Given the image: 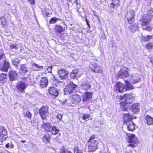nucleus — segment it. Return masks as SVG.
I'll return each mask as SVG.
<instances>
[{
	"label": "nucleus",
	"mask_w": 153,
	"mask_h": 153,
	"mask_svg": "<svg viewBox=\"0 0 153 153\" xmlns=\"http://www.w3.org/2000/svg\"><path fill=\"white\" fill-rule=\"evenodd\" d=\"M121 100H125L124 101L122 102L121 104V109L123 111H126L128 112V113L130 115V113L132 112L136 113L139 111L138 104V103H135L132 105L131 108H128L129 104L132 102L134 98L130 94H125L122 96H121L120 98Z\"/></svg>",
	"instance_id": "1"
},
{
	"label": "nucleus",
	"mask_w": 153,
	"mask_h": 153,
	"mask_svg": "<svg viewBox=\"0 0 153 153\" xmlns=\"http://www.w3.org/2000/svg\"><path fill=\"white\" fill-rule=\"evenodd\" d=\"M151 12H152V11H149L147 14H144L143 15L142 20L140 21L141 22V25L143 29L149 31L151 30V28L148 27V25L152 17V15L150 14Z\"/></svg>",
	"instance_id": "2"
},
{
	"label": "nucleus",
	"mask_w": 153,
	"mask_h": 153,
	"mask_svg": "<svg viewBox=\"0 0 153 153\" xmlns=\"http://www.w3.org/2000/svg\"><path fill=\"white\" fill-rule=\"evenodd\" d=\"M96 139L95 136H92L89 139L88 142L89 151L94 152L97 149L98 142Z\"/></svg>",
	"instance_id": "3"
},
{
	"label": "nucleus",
	"mask_w": 153,
	"mask_h": 153,
	"mask_svg": "<svg viewBox=\"0 0 153 153\" xmlns=\"http://www.w3.org/2000/svg\"><path fill=\"white\" fill-rule=\"evenodd\" d=\"M131 116L128 114H124L123 119L127 125V128L130 131H133L134 129V123L131 121Z\"/></svg>",
	"instance_id": "4"
},
{
	"label": "nucleus",
	"mask_w": 153,
	"mask_h": 153,
	"mask_svg": "<svg viewBox=\"0 0 153 153\" xmlns=\"http://www.w3.org/2000/svg\"><path fill=\"white\" fill-rule=\"evenodd\" d=\"M81 101V99L79 96L77 94L72 95L70 96L68 100H66L65 102H67L70 105L74 104H77Z\"/></svg>",
	"instance_id": "5"
},
{
	"label": "nucleus",
	"mask_w": 153,
	"mask_h": 153,
	"mask_svg": "<svg viewBox=\"0 0 153 153\" xmlns=\"http://www.w3.org/2000/svg\"><path fill=\"white\" fill-rule=\"evenodd\" d=\"M77 87V85L74 84L73 82H70L64 89L65 94H71Z\"/></svg>",
	"instance_id": "6"
},
{
	"label": "nucleus",
	"mask_w": 153,
	"mask_h": 153,
	"mask_svg": "<svg viewBox=\"0 0 153 153\" xmlns=\"http://www.w3.org/2000/svg\"><path fill=\"white\" fill-rule=\"evenodd\" d=\"M27 84L26 82L23 81H19L16 84V88L19 91L24 93L25 92V90L27 87Z\"/></svg>",
	"instance_id": "7"
},
{
	"label": "nucleus",
	"mask_w": 153,
	"mask_h": 153,
	"mask_svg": "<svg viewBox=\"0 0 153 153\" xmlns=\"http://www.w3.org/2000/svg\"><path fill=\"white\" fill-rule=\"evenodd\" d=\"M134 16L135 12L134 10H131L127 12L126 17L129 23H131L134 21Z\"/></svg>",
	"instance_id": "8"
},
{
	"label": "nucleus",
	"mask_w": 153,
	"mask_h": 153,
	"mask_svg": "<svg viewBox=\"0 0 153 153\" xmlns=\"http://www.w3.org/2000/svg\"><path fill=\"white\" fill-rule=\"evenodd\" d=\"M127 136L129 138V142L130 143H132L128 145V146H131L134 147L136 146L135 143L137 140V138L135 137L134 134H128Z\"/></svg>",
	"instance_id": "9"
},
{
	"label": "nucleus",
	"mask_w": 153,
	"mask_h": 153,
	"mask_svg": "<svg viewBox=\"0 0 153 153\" xmlns=\"http://www.w3.org/2000/svg\"><path fill=\"white\" fill-rule=\"evenodd\" d=\"M39 113L43 119H45L48 113V108L46 106H42L39 110Z\"/></svg>",
	"instance_id": "10"
},
{
	"label": "nucleus",
	"mask_w": 153,
	"mask_h": 153,
	"mask_svg": "<svg viewBox=\"0 0 153 153\" xmlns=\"http://www.w3.org/2000/svg\"><path fill=\"white\" fill-rule=\"evenodd\" d=\"M7 131L5 128L0 127V140L4 141L7 138Z\"/></svg>",
	"instance_id": "11"
},
{
	"label": "nucleus",
	"mask_w": 153,
	"mask_h": 153,
	"mask_svg": "<svg viewBox=\"0 0 153 153\" xmlns=\"http://www.w3.org/2000/svg\"><path fill=\"white\" fill-rule=\"evenodd\" d=\"M114 88L119 92H123L125 90L124 85L120 82H117L115 84Z\"/></svg>",
	"instance_id": "12"
},
{
	"label": "nucleus",
	"mask_w": 153,
	"mask_h": 153,
	"mask_svg": "<svg viewBox=\"0 0 153 153\" xmlns=\"http://www.w3.org/2000/svg\"><path fill=\"white\" fill-rule=\"evenodd\" d=\"M3 62V63H0V70L2 71L7 72L10 67V64L6 61H4Z\"/></svg>",
	"instance_id": "13"
},
{
	"label": "nucleus",
	"mask_w": 153,
	"mask_h": 153,
	"mask_svg": "<svg viewBox=\"0 0 153 153\" xmlns=\"http://www.w3.org/2000/svg\"><path fill=\"white\" fill-rule=\"evenodd\" d=\"M58 73L59 77L61 79H63L67 78L68 76V72L63 69L59 70Z\"/></svg>",
	"instance_id": "14"
},
{
	"label": "nucleus",
	"mask_w": 153,
	"mask_h": 153,
	"mask_svg": "<svg viewBox=\"0 0 153 153\" xmlns=\"http://www.w3.org/2000/svg\"><path fill=\"white\" fill-rule=\"evenodd\" d=\"M28 71V68L26 65L23 64L21 65V69L19 71V73L22 76H25Z\"/></svg>",
	"instance_id": "15"
},
{
	"label": "nucleus",
	"mask_w": 153,
	"mask_h": 153,
	"mask_svg": "<svg viewBox=\"0 0 153 153\" xmlns=\"http://www.w3.org/2000/svg\"><path fill=\"white\" fill-rule=\"evenodd\" d=\"M128 75L127 71L123 70H121L117 75L118 77L122 79L126 77Z\"/></svg>",
	"instance_id": "16"
},
{
	"label": "nucleus",
	"mask_w": 153,
	"mask_h": 153,
	"mask_svg": "<svg viewBox=\"0 0 153 153\" xmlns=\"http://www.w3.org/2000/svg\"><path fill=\"white\" fill-rule=\"evenodd\" d=\"M48 92L51 95L56 96L58 94V92L56 88L53 86L50 87L48 90Z\"/></svg>",
	"instance_id": "17"
},
{
	"label": "nucleus",
	"mask_w": 153,
	"mask_h": 153,
	"mask_svg": "<svg viewBox=\"0 0 153 153\" xmlns=\"http://www.w3.org/2000/svg\"><path fill=\"white\" fill-rule=\"evenodd\" d=\"M145 123L148 125H151L153 124V118H152L150 116L146 115L144 119Z\"/></svg>",
	"instance_id": "18"
},
{
	"label": "nucleus",
	"mask_w": 153,
	"mask_h": 153,
	"mask_svg": "<svg viewBox=\"0 0 153 153\" xmlns=\"http://www.w3.org/2000/svg\"><path fill=\"white\" fill-rule=\"evenodd\" d=\"M132 79H131V81L133 84L137 83L139 82L140 79V75L137 74H135L132 75Z\"/></svg>",
	"instance_id": "19"
},
{
	"label": "nucleus",
	"mask_w": 153,
	"mask_h": 153,
	"mask_svg": "<svg viewBox=\"0 0 153 153\" xmlns=\"http://www.w3.org/2000/svg\"><path fill=\"white\" fill-rule=\"evenodd\" d=\"M74 5L77 12L78 13H80L82 9L81 7V5L80 4L79 1V0H74Z\"/></svg>",
	"instance_id": "20"
},
{
	"label": "nucleus",
	"mask_w": 153,
	"mask_h": 153,
	"mask_svg": "<svg viewBox=\"0 0 153 153\" xmlns=\"http://www.w3.org/2000/svg\"><path fill=\"white\" fill-rule=\"evenodd\" d=\"M43 125L42 126V127L46 131H50L51 130L52 126L48 123H46L44 121H43Z\"/></svg>",
	"instance_id": "21"
},
{
	"label": "nucleus",
	"mask_w": 153,
	"mask_h": 153,
	"mask_svg": "<svg viewBox=\"0 0 153 153\" xmlns=\"http://www.w3.org/2000/svg\"><path fill=\"white\" fill-rule=\"evenodd\" d=\"M39 83L41 88L45 87L47 86L48 84V79L46 77H43L41 79Z\"/></svg>",
	"instance_id": "22"
},
{
	"label": "nucleus",
	"mask_w": 153,
	"mask_h": 153,
	"mask_svg": "<svg viewBox=\"0 0 153 153\" xmlns=\"http://www.w3.org/2000/svg\"><path fill=\"white\" fill-rule=\"evenodd\" d=\"M82 86L84 89L88 90L90 88V85L87 80H85L82 81Z\"/></svg>",
	"instance_id": "23"
},
{
	"label": "nucleus",
	"mask_w": 153,
	"mask_h": 153,
	"mask_svg": "<svg viewBox=\"0 0 153 153\" xmlns=\"http://www.w3.org/2000/svg\"><path fill=\"white\" fill-rule=\"evenodd\" d=\"M92 94L91 93L86 92L83 95V101H87L92 98Z\"/></svg>",
	"instance_id": "24"
},
{
	"label": "nucleus",
	"mask_w": 153,
	"mask_h": 153,
	"mask_svg": "<svg viewBox=\"0 0 153 153\" xmlns=\"http://www.w3.org/2000/svg\"><path fill=\"white\" fill-rule=\"evenodd\" d=\"M17 76V73L14 71H10L9 72L10 79L11 81L15 80Z\"/></svg>",
	"instance_id": "25"
},
{
	"label": "nucleus",
	"mask_w": 153,
	"mask_h": 153,
	"mask_svg": "<svg viewBox=\"0 0 153 153\" xmlns=\"http://www.w3.org/2000/svg\"><path fill=\"white\" fill-rule=\"evenodd\" d=\"M92 71L95 72H101L102 71L101 68L100 66H97L95 64L92 65L91 68Z\"/></svg>",
	"instance_id": "26"
},
{
	"label": "nucleus",
	"mask_w": 153,
	"mask_h": 153,
	"mask_svg": "<svg viewBox=\"0 0 153 153\" xmlns=\"http://www.w3.org/2000/svg\"><path fill=\"white\" fill-rule=\"evenodd\" d=\"M125 83L126 85V88L125 89L126 91H130L133 89V86L128 81H126Z\"/></svg>",
	"instance_id": "27"
},
{
	"label": "nucleus",
	"mask_w": 153,
	"mask_h": 153,
	"mask_svg": "<svg viewBox=\"0 0 153 153\" xmlns=\"http://www.w3.org/2000/svg\"><path fill=\"white\" fill-rule=\"evenodd\" d=\"M55 29L58 33H60L64 30L65 28L60 26L57 25L55 26Z\"/></svg>",
	"instance_id": "28"
},
{
	"label": "nucleus",
	"mask_w": 153,
	"mask_h": 153,
	"mask_svg": "<svg viewBox=\"0 0 153 153\" xmlns=\"http://www.w3.org/2000/svg\"><path fill=\"white\" fill-rule=\"evenodd\" d=\"M79 71L77 70H74L70 74V76L72 78L75 79L76 77V75L78 73Z\"/></svg>",
	"instance_id": "29"
},
{
	"label": "nucleus",
	"mask_w": 153,
	"mask_h": 153,
	"mask_svg": "<svg viewBox=\"0 0 153 153\" xmlns=\"http://www.w3.org/2000/svg\"><path fill=\"white\" fill-rule=\"evenodd\" d=\"M50 131L52 134L56 135L59 133V130L57 129L55 126H53Z\"/></svg>",
	"instance_id": "30"
},
{
	"label": "nucleus",
	"mask_w": 153,
	"mask_h": 153,
	"mask_svg": "<svg viewBox=\"0 0 153 153\" xmlns=\"http://www.w3.org/2000/svg\"><path fill=\"white\" fill-rule=\"evenodd\" d=\"M25 117H26L29 118H31L32 117V114L27 110H25L23 112Z\"/></svg>",
	"instance_id": "31"
},
{
	"label": "nucleus",
	"mask_w": 153,
	"mask_h": 153,
	"mask_svg": "<svg viewBox=\"0 0 153 153\" xmlns=\"http://www.w3.org/2000/svg\"><path fill=\"white\" fill-rule=\"evenodd\" d=\"M59 20V18H57L55 17H53L49 21V23L50 24L55 23Z\"/></svg>",
	"instance_id": "32"
},
{
	"label": "nucleus",
	"mask_w": 153,
	"mask_h": 153,
	"mask_svg": "<svg viewBox=\"0 0 153 153\" xmlns=\"http://www.w3.org/2000/svg\"><path fill=\"white\" fill-rule=\"evenodd\" d=\"M50 138H48L46 135H44L42 137V140L45 143H49L50 140Z\"/></svg>",
	"instance_id": "33"
},
{
	"label": "nucleus",
	"mask_w": 153,
	"mask_h": 153,
	"mask_svg": "<svg viewBox=\"0 0 153 153\" xmlns=\"http://www.w3.org/2000/svg\"><path fill=\"white\" fill-rule=\"evenodd\" d=\"M12 64L16 66H17L18 64L19 63V60L17 58H15L12 59Z\"/></svg>",
	"instance_id": "34"
},
{
	"label": "nucleus",
	"mask_w": 153,
	"mask_h": 153,
	"mask_svg": "<svg viewBox=\"0 0 153 153\" xmlns=\"http://www.w3.org/2000/svg\"><path fill=\"white\" fill-rule=\"evenodd\" d=\"M60 153H72L71 151L68 150V149H65L64 148H62L61 149Z\"/></svg>",
	"instance_id": "35"
},
{
	"label": "nucleus",
	"mask_w": 153,
	"mask_h": 153,
	"mask_svg": "<svg viewBox=\"0 0 153 153\" xmlns=\"http://www.w3.org/2000/svg\"><path fill=\"white\" fill-rule=\"evenodd\" d=\"M152 36L148 35L146 36H144L143 38V39L145 42H147L152 38Z\"/></svg>",
	"instance_id": "36"
},
{
	"label": "nucleus",
	"mask_w": 153,
	"mask_h": 153,
	"mask_svg": "<svg viewBox=\"0 0 153 153\" xmlns=\"http://www.w3.org/2000/svg\"><path fill=\"white\" fill-rule=\"evenodd\" d=\"M146 48L149 50L152 49L153 48V45L151 42L148 43L147 45H146Z\"/></svg>",
	"instance_id": "37"
},
{
	"label": "nucleus",
	"mask_w": 153,
	"mask_h": 153,
	"mask_svg": "<svg viewBox=\"0 0 153 153\" xmlns=\"http://www.w3.org/2000/svg\"><path fill=\"white\" fill-rule=\"evenodd\" d=\"M6 77V75L4 73H2L0 75V81L4 80Z\"/></svg>",
	"instance_id": "38"
},
{
	"label": "nucleus",
	"mask_w": 153,
	"mask_h": 153,
	"mask_svg": "<svg viewBox=\"0 0 153 153\" xmlns=\"http://www.w3.org/2000/svg\"><path fill=\"white\" fill-rule=\"evenodd\" d=\"M43 15L44 16H46L47 17L50 16L51 14L50 13L48 12H47L46 10H44L42 12Z\"/></svg>",
	"instance_id": "39"
},
{
	"label": "nucleus",
	"mask_w": 153,
	"mask_h": 153,
	"mask_svg": "<svg viewBox=\"0 0 153 153\" xmlns=\"http://www.w3.org/2000/svg\"><path fill=\"white\" fill-rule=\"evenodd\" d=\"M90 116L88 114H83L82 116V118L84 120H86L87 118H88Z\"/></svg>",
	"instance_id": "40"
},
{
	"label": "nucleus",
	"mask_w": 153,
	"mask_h": 153,
	"mask_svg": "<svg viewBox=\"0 0 153 153\" xmlns=\"http://www.w3.org/2000/svg\"><path fill=\"white\" fill-rule=\"evenodd\" d=\"M5 146L7 148L9 147L10 149H12L14 147L13 144L10 143L7 144L5 145Z\"/></svg>",
	"instance_id": "41"
},
{
	"label": "nucleus",
	"mask_w": 153,
	"mask_h": 153,
	"mask_svg": "<svg viewBox=\"0 0 153 153\" xmlns=\"http://www.w3.org/2000/svg\"><path fill=\"white\" fill-rule=\"evenodd\" d=\"M74 153H81V151L78 149V147L77 146L75 148L74 150Z\"/></svg>",
	"instance_id": "42"
},
{
	"label": "nucleus",
	"mask_w": 153,
	"mask_h": 153,
	"mask_svg": "<svg viewBox=\"0 0 153 153\" xmlns=\"http://www.w3.org/2000/svg\"><path fill=\"white\" fill-rule=\"evenodd\" d=\"M0 20L1 21V24L2 25H4L5 23V19L3 17L1 18H0Z\"/></svg>",
	"instance_id": "43"
},
{
	"label": "nucleus",
	"mask_w": 153,
	"mask_h": 153,
	"mask_svg": "<svg viewBox=\"0 0 153 153\" xmlns=\"http://www.w3.org/2000/svg\"><path fill=\"white\" fill-rule=\"evenodd\" d=\"M119 1L118 0H115L112 3V4L116 6L117 4H119Z\"/></svg>",
	"instance_id": "44"
},
{
	"label": "nucleus",
	"mask_w": 153,
	"mask_h": 153,
	"mask_svg": "<svg viewBox=\"0 0 153 153\" xmlns=\"http://www.w3.org/2000/svg\"><path fill=\"white\" fill-rule=\"evenodd\" d=\"M83 20H85L86 21L87 25H88V26L89 27L90 25L88 23V22H89L88 21L87 17H84L83 18Z\"/></svg>",
	"instance_id": "45"
},
{
	"label": "nucleus",
	"mask_w": 153,
	"mask_h": 153,
	"mask_svg": "<svg viewBox=\"0 0 153 153\" xmlns=\"http://www.w3.org/2000/svg\"><path fill=\"white\" fill-rule=\"evenodd\" d=\"M17 47L16 45H15L12 44L11 45H10V48L11 49H13V48H16Z\"/></svg>",
	"instance_id": "46"
},
{
	"label": "nucleus",
	"mask_w": 153,
	"mask_h": 153,
	"mask_svg": "<svg viewBox=\"0 0 153 153\" xmlns=\"http://www.w3.org/2000/svg\"><path fill=\"white\" fill-rule=\"evenodd\" d=\"M133 27V29L134 30H136L137 28H138V27L137 26V25L136 24H135L131 26V27Z\"/></svg>",
	"instance_id": "47"
},
{
	"label": "nucleus",
	"mask_w": 153,
	"mask_h": 153,
	"mask_svg": "<svg viewBox=\"0 0 153 153\" xmlns=\"http://www.w3.org/2000/svg\"><path fill=\"white\" fill-rule=\"evenodd\" d=\"M52 66L49 67L47 68L48 71L50 73H51L52 71Z\"/></svg>",
	"instance_id": "48"
},
{
	"label": "nucleus",
	"mask_w": 153,
	"mask_h": 153,
	"mask_svg": "<svg viewBox=\"0 0 153 153\" xmlns=\"http://www.w3.org/2000/svg\"><path fill=\"white\" fill-rule=\"evenodd\" d=\"M62 116L61 114H59L57 116V117L58 119L60 120L62 119Z\"/></svg>",
	"instance_id": "49"
},
{
	"label": "nucleus",
	"mask_w": 153,
	"mask_h": 153,
	"mask_svg": "<svg viewBox=\"0 0 153 153\" xmlns=\"http://www.w3.org/2000/svg\"><path fill=\"white\" fill-rule=\"evenodd\" d=\"M33 66H36V67L38 68H42L43 67V66H39L37 64H36L35 63L33 64Z\"/></svg>",
	"instance_id": "50"
},
{
	"label": "nucleus",
	"mask_w": 153,
	"mask_h": 153,
	"mask_svg": "<svg viewBox=\"0 0 153 153\" xmlns=\"http://www.w3.org/2000/svg\"><path fill=\"white\" fill-rule=\"evenodd\" d=\"M4 57V54H1L0 55V60L3 59V58Z\"/></svg>",
	"instance_id": "51"
},
{
	"label": "nucleus",
	"mask_w": 153,
	"mask_h": 153,
	"mask_svg": "<svg viewBox=\"0 0 153 153\" xmlns=\"http://www.w3.org/2000/svg\"><path fill=\"white\" fill-rule=\"evenodd\" d=\"M28 1L32 4H34V0H28Z\"/></svg>",
	"instance_id": "52"
},
{
	"label": "nucleus",
	"mask_w": 153,
	"mask_h": 153,
	"mask_svg": "<svg viewBox=\"0 0 153 153\" xmlns=\"http://www.w3.org/2000/svg\"><path fill=\"white\" fill-rule=\"evenodd\" d=\"M21 141L22 143H24L26 142V140H21Z\"/></svg>",
	"instance_id": "53"
},
{
	"label": "nucleus",
	"mask_w": 153,
	"mask_h": 153,
	"mask_svg": "<svg viewBox=\"0 0 153 153\" xmlns=\"http://www.w3.org/2000/svg\"><path fill=\"white\" fill-rule=\"evenodd\" d=\"M31 122L32 123H33V122H32V121H31Z\"/></svg>",
	"instance_id": "54"
},
{
	"label": "nucleus",
	"mask_w": 153,
	"mask_h": 153,
	"mask_svg": "<svg viewBox=\"0 0 153 153\" xmlns=\"http://www.w3.org/2000/svg\"><path fill=\"white\" fill-rule=\"evenodd\" d=\"M31 122L32 123H33V122H32V121H31Z\"/></svg>",
	"instance_id": "55"
},
{
	"label": "nucleus",
	"mask_w": 153,
	"mask_h": 153,
	"mask_svg": "<svg viewBox=\"0 0 153 153\" xmlns=\"http://www.w3.org/2000/svg\"><path fill=\"white\" fill-rule=\"evenodd\" d=\"M0 153H2L1 152H0Z\"/></svg>",
	"instance_id": "56"
},
{
	"label": "nucleus",
	"mask_w": 153,
	"mask_h": 153,
	"mask_svg": "<svg viewBox=\"0 0 153 153\" xmlns=\"http://www.w3.org/2000/svg\"><path fill=\"white\" fill-rule=\"evenodd\" d=\"M126 153H127V152H126Z\"/></svg>",
	"instance_id": "57"
},
{
	"label": "nucleus",
	"mask_w": 153,
	"mask_h": 153,
	"mask_svg": "<svg viewBox=\"0 0 153 153\" xmlns=\"http://www.w3.org/2000/svg\"><path fill=\"white\" fill-rule=\"evenodd\" d=\"M81 153H82V152H81Z\"/></svg>",
	"instance_id": "58"
}]
</instances>
